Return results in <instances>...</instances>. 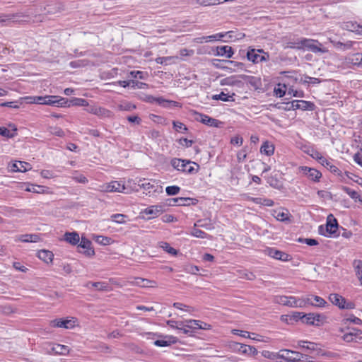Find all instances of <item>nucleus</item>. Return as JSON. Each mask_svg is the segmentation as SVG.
I'll list each match as a JSON object with an SVG mask.
<instances>
[{
	"mask_svg": "<svg viewBox=\"0 0 362 362\" xmlns=\"http://www.w3.org/2000/svg\"><path fill=\"white\" fill-rule=\"evenodd\" d=\"M42 8H28L25 12H17L15 13L0 14V26L10 25L13 23L28 22L30 20L33 21H42Z\"/></svg>",
	"mask_w": 362,
	"mask_h": 362,
	"instance_id": "1",
	"label": "nucleus"
},
{
	"mask_svg": "<svg viewBox=\"0 0 362 362\" xmlns=\"http://www.w3.org/2000/svg\"><path fill=\"white\" fill-rule=\"evenodd\" d=\"M170 165L177 170L187 174H195L199 168V165L194 162L177 158L170 160Z\"/></svg>",
	"mask_w": 362,
	"mask_h": 362,
	"instance_id": "2",
	"label": "nucleus"
},
{
	"mask_svg": "<svg viewBox=\"0 0 362 362\" xmlns=\"http://www.w3.org/2000/svg\"><path fill=\"white\" fill-rule=\"evenodd\" d=\"M338 223L337 219L332 214H329L327 218L325 226H319L318 232L320 235L325 237H337L338 236Z\"/></svg>",
	"mask_w": 362,
	"mask_h": 362,
	"instance_id": "3",
	"label": "nucleus"
},
{
	"mask_svg": "<svg viewBox=\"0 0 362 362\" xmlns=\"http://www.w3.org/2000/svg\"><path fill=\"white\" fill-rule=\"evenodd\" d=\"M274 302L284 306L290 308H303L305 301L303 298H298L295 296H276L274 298Z\"/></svg>",
	"mask_w": 362,
	"mask_h": 362,
	"instance_id": "4",
	"label": "nucleus"
},
{
	"mask_svg": "<svg viewBox=\"0 0 362 362\" xmlns=\"http://www.w3.org/2000/svg\"><path fill=\"white\" fill-rule=\"evenodd\" d=\"M247 58L254 64L262 62H267L269 59V53L264 52L262 49H254L250 47L247 52Z\"/></svg>",
	"mask_w": 362,
	"mask_h": 362,
	"instance_id": "5",
	"label": "nucleus"
},
{
	"mask_svg": "<svg viewBox=\"0 0 362 362\" xmlns=\"http://www.w3.org/2000/svg\"><path fill=\"white\" fill-rule=\"evenodd\" d=\"M230 347L233 351L247 356H255L258 354L255 346L238 342H232Z\"/></svg>",
	"mask_w": 362,
	"mask_h": 362,
	"instance_id": "6",
	"label": "nucleus"
},
{
	"mask_svg": "<svg viewBox=\"0 0 362 362\" xmlns=\"http://www.w3.org/2000/svg\"><path fill=\"white\" fill-rule=\"evenodd\" d=\"M329 301L340 309L351 310L355 308V303L346 301L344 297L337 293H331L329 296Z\"/></svg>",
	"mask_w": 362,
	"mask_h": 362,
	"instance_id": "7",
	"label": "nucleus"
},
{
	"mask_svg": "<svg viewBox=\"0 0 362 362\" xmlns=\"http://www.w3.org/2000/svg\"><path fill=\"white\" fill-rule=\"evenodd\" d=\"M298 173L302 174L310 180L318 182L322 177V173L315 168L308 166H300L298 168Z\"/></svg>",
	"mask_w": 362,
	"mask_h": 362,
	"instance_id": "8",
	"label": "nucleus"
},
{
	"mask_svg": "<svg viewBox=\"0 0 362 362\" xmlns=\"http://www.w3.org/2000/svg\"><path fill=\"white\" fill-rule=\"evenodd\" d=\"M303 49L306 48L314 53H325L327 52V49L323 48L322 44L317 40L303 38Z\"/></svg>",
	"mask_w": 362,
	"mask_h": 362,
	"instance_id": "9",
	"label": "nucleus"
},
{
	"mask_svg": "<svg viewBox=\"0 0 362 362\" xmlns=\"http://www.w3.org/2000/svg\"><path fill=\"white\" fill-rule=\"evenodd\" d=\"M264 254L274 259L288 262L291 259L290 255L284 252L279 250L274 247H266L264 250Z\"/></svg>",
	"mask_w": 362,
	"mask_h": 362,
	"instance_id": "10",
	"label": "nucleus"
},
{
	"mask_svg": "<svg viewBox=\"0 0 362 362\" xmlns=\"http://www.w3.org/2000/svg\"><path fill=\"white\" fill-rule=\"evenodd\" d=\"M325 320V317L320 314L308 313L303 315V322L315 326H320Z\"/></svg>",
	"mask_w": 362,
	"mask_h": 362,
	"instance_id": "11",
	"label": "nucleus"
},
{
	"mask_svg": "<svg viewBox=\"0 0 362 362\" xmlns=\"http://www.w3.org/2000/svg\"><path fill=\"white\" fill-rule=\"evenodd\" d=\"M320 164L324 167L327 168L331 173H334L336 175L344 179V175H345L347 177L351 178L349 176V173L348 172L343 173L341 170H339L337 166H335L332 163V160L331 158H324L321 161Z\"/></svg>",
	"mask_w": 362,
	"mask_h": 362,
	"instance_id": "12",
	"label": "nucleus"
},
{
	"mask_svg": "<svg viewBox=\"0 0 362 362\" xmlns=\"http://www.w3.org/2000/svg\"><path fill=\"white\" fill-rule=\"evenodd\" d=\"M233 31H229L226 33H219L212 35L206 36V42L211 41H220L228 42L229 40H233L238 39V37L233 35Z\"/></svg>",
	"mask_w": 362,
	"mask_h": 362,
	"instance_id": "13",
	"label": "nucleus"
},
{
	"mask_svg": "<svg viewBox=\"0 0 362 362\" xmlns=\"http://www.w3.org/2000/svg\"><path fill=\"white\" fill-rule=\"evenodd\" d=\"M102 191L106 192H124L126 189L124 184L120 181H112L102 187Z\"/></svg>",
	"mask_w": 362,
	"mask_h": 362,
	"instance_id": "14",
	"label": "nucleus"
},
{
	"mask_svg": "<svg viewBox=\"0 0 362 362\" xmlns=\"http://www.w3.org/2000/svg\"><path fill=\"white\" fill-rule=\"evenodd\" d=\"M49 325L52 327H60L64 329H72L76 326V320L74 317L71 319H55L51 320Z\"/></svg>",
	"mask_w": 362,
	"mask_h": 362,
	"instance_id": "15",
	"label": "nucleus"
},
{
	"mask_svg": "<svg viewBox=\"0 0 362 362\" xmlns=\"http://www.w3.org/2000/svg\"><path fill=\"white\" fill-rule=\"evenodd\" d=\"M196 119L209 127H220L223 124L222 122L202 113L197 114Z\"/></svg>",
	"mask_w": 362,
	"mask_h": 362,
	"instance_id": "16",
	"label": "nucleus"
},
{
	"mask_svg": "<svg viewBox=\"0 0 362 362\" xmlns=\"http://www.w3.org/2000/svg\"><path fill=\"white\" fill-rule=\"evenodd\" d=\"M69 103L66 98L58 95H46L45 105L57 107H66Z\"/></svg>",
	"mask_w": 362,
	"mask_h": 362,
	"instance_id": "17",
	"label": "nucleus"
},
{
	"mask_svg": "<svg viewBox=\"0 0 362 362\" xmlns=\"http://www.w3.org/2000/svg\"><path fill=\"white\" fill-rule=\"evenodd\" d=\"M293 110H313L315 104L310 101L295 100L291 102Z\"/></svg>",
	"mask_w": 362,
	"mask_h": 362,
	"instance_id": "18",
	"label": "nucleus"
},
{
	"mask_svg": "<svg viewBox=\"0 0 362 362\" xmlns=\"http://www.w3.org/2000/svg\"><path fill=\"white\" fill-rule=\"evenodd\" d=\"M92 243L87 238L82 237L78 248L80 252H83L87 256H92L95 254L91 247Z\"/></svg>",
	"mask_w": 362,
	"mask_h": 362,
	"instance_id": "19",
	"label": "nucleus"
},
{
	"mask_svg": "<svg viewBox=\"0 0 362 362\" xmlns=\"http://www.w3.org/2000/svg\"><path fill=\"white\" fill-rule=\"evenodd\" d=\"M164 211L163 205H153L150 206L142 211V213L148 215L149 218L158 217Z\"/></svg>",
	"mask_w": 362,
	"mask_h": 362,
	"instance_id": "20",
	"label": "nucleus"
},
{
	"mask_svg": "<svg viewBox=\"0 0 362 362\" xmlns=\"http://www.w3.org/2000/svg\"><path fill=\"white\" fill-rule=\"evenodd\" d=\"M303 299L305 301V306L311 305L316 307H325L327 304V302L322 298L317 296L310 295Z\"/></svg>",
	"mask_w": 362,
	"mask_h": 362,
	"instance_id": "21",
	"label": "nucleus"
},
{
	"mask_svg": "<svg viewBox=\"0 0 362 362\" xmlns=\"http://www.w3.org/2000/svg\"><path fill=\"white\" fill-rule=\"evenodd\" d=\"M177 341L178 339L176 337L173 335H167L165 336L162 339L156 340L153 344L156 346L165 347L176 344Z\"/></svg>",
	"mask_w": 362,
	"mask_h": 362,
	"instance_id": "22",
	"label": "nucleus"
},
{
	"mask_svg": "<svg viewBox=\"0 0 362 362\" xmlns=\"http://www.w3.org/2000/svg\"><path fill=\"white\" fill-rule=\"evenodd\" d=\"M234 54L233 49L228 45L217 46L216 47V56L225 57L226 58H231Z\"/></svg>",
	"mask_w": 362,
	"mask_h": 362,
	"instance_id": "23",
	"label": "nucleus"
},
{
	"mask_svg": "<svg viewBox=\"0 0 362 362\" xmlns=\"http://www.w3.org/2000/svg\"><path fill=\"white\" fill-rule=\"evenodd\" d=\"M40 240L38 234H23L15 237L16 242L22 243H37Z\"/></svg>",
	"mask_w": 362,
	"mask_h": 362,
	"instance_id": "24",
	"label": "nucleus"
},
{
	"mask_svg": "<svg viewBox=\"0 0 362 362\" xmlns=\"http://www.w3.org/2000/svg\"><path fill=\"white\" fill-rule=\"evenodd\" d=\"M293 354H295L294 351L289 349H282L279 351V357L287 362H302L303 361L299 358L295 359Z\"/></svg>",
	"mask_w": 362,
	"mask_h": 362,
	"instance_id": "25",
	"label": "nucleus"
},
{
	"mask_svg": "<svg viewBox=\"0 0 362 362\" xmlns=\"http://www.w3.org/2000/svg\"><path fill=\"white\" fill-rule=\"evenodd\" d=\"M28 187L25 189L26 192L37 193V194H47L49 189L42 185H33L28 183Z\"/></svg>",
	"mask_w": 362,
	"mask_h": 362,
	"instance_id": "26",
	"label": "nucleus"
},
{
	"mask_svg": "<svg viewBox=\"0 0 362 362\" xmlns=\"http://www.w3.org/2000/svg\"><path fill=\"white\" fill-rule=\"evenodd\" d=\"M273 216L278 221H286L289 220V212L284 209H276L272 211Z\"/></svg>",
	"mask_w": 362,
	"mask_h": 362,
	"instance_id": "27",
	"label": "nucleus"
},
{
	"mask_svg": "<svg viewBox=\"0 0 362 362\" xmlns=\"http://www.w3.org/2000/svg\"><path fill=\"white\" fill-rule=\"evenodd\" d=\"M192 199L189 197H177L169 199L170 206H189Z\"/></svg>",
	"mask_w": 362,
	"mask_h": 362,
	"instance_id": "28",
	"label": "nucleus"
},
{
	"mask_svg": "<svg viewBox=\"0 0 362 362\" xmlns=\"http://www.w3.org/2000/svg\"><path fill=\"white\" fill-rule=\"evenodd\" d=\"M30 169V164L23 161H18L11 166V170L13 172H25Z\"/></svg>",
	"mask_w": 362,
	"mask_h": 362,
	"instance_id": "29",
	"label": "nucleus"
},
{
	"mask_svg": "<svg viewBox=\"0 0 362 362\" xmlns=\"http://www.w3.org/2000/svg\"><path fill=\"white\" fill-rule=\"evenodd\" d=\"M330 42L333 45V46L340 50H346L352 47L353 42L352 41H346V42H342L340 41H337L335 40L329 39Z\"/></svg>",
	"mask_w": 362,
	"mask_h": 362,
	"instance_id": "30",
	"label": "nucleus"
},
{
	"mask_svg": "<svg viewBox=\"0 0 362 362\" xmlns=\"http://www.w3.org/2000/svg\"><path fill=\"white\" fill-rule=\"evenodd\" d=\"M1 211L5 216H18L23 211L21 209H17L11 206H0Z\"/></svg>",
	"mask_w": 362,
	"mask_h": 362,
	"instance_id": "31",
	"label": "nucleus"
},
{
	"mask_svg": "<svg viewBox=\"0 0 362 362\" xmlns=\"http://www.w3.org/2000/svg\"><path fill=\"white\" fill-rule=\"evenodd\" d=\"M260 152L268 156H272L274 152V146L271 142L266 141L262 144Z\"/></svg>",
	"mask_w": 362,
	"mask_h": 362,
	"instance_id": "32",
	"label": "nucleus"
},
{
	"mask_svg": "<svg viewBox=\"0 0 362 362\" xmlns=\"http://www.w3.org/2000/svg\"><path fill=\"white\" fill-rule=\"evenodd\" d=\"M96 116H98L100 119H107L113 117L114 114L110 110L98 105L97 108Z\"/></svg>",
	"mask_w": 362,
	"mask_h": 362,
	"instance_id": "33",
	"label": "nucleus"
},
{
	"mask_svg": "<svg viewBox=\"0 0 362 362\" xmlns=\"http://www.w3.org/2000/svg\"><path fill=\"white\" fill-rule=\"evenodd\" d=\"M249 200L257 204H260L267 206H272L274 202L272 199L262 197H250Z\"/></svg>",
	"mask_w": 362,
	"mask_h": 362,
	"instance_id": "34",
	"label": "nucleus"
},
{
	"mask_svg": "<svg viewBox=\"0 0 362 362\" xmlns=\"http://www.w3.org/2000/svg\"><path fill=\"white\" fill-rule=\"evenodd\" d=\"M64 240L71 245H76L79 243L80 238L76 232H67L64 234Z\"/></svg>",
	"mask_w": 362,
	"mask_h": 362,
	"instance_id": "35",
	"label": "nucleus"
},
{
	"mask_svg": "<svg viewBox=\"0 0 362 362\" xmlns=\"http://www.w3.org/2000/svg\"><path fill=\"white\" fill-rule=\"evenodd\" d=\"M235 96V93H232L229 95L228 93H225L224 92H221L219 94L214 95L212 96L213 100H222V101H234V97Z\"/></svg>",
	"mask_w": 362,
	"mask_h": 362,
	"instance_id": "36",
	"label": "nucleus"
},
{
	"mask_svg": "<svg viewBox=\"0 0 362 362\" xmlns=\"http://www.w3.org/2000/svg\"><path fill=\"white\" fill-rule=\"evenodd\" d=\"M155 103H157L164 107H167L170 105L175 107H180V103L178 102L166 100L162 97L156 98Z\"/></svg>",
	"mask_w": 362,
	"mask_h": 362,
	"instance_id": "37",
	"label": "nucleus"
},
{
	"mask_svg": "<svg viewBox=\"0 0 362 362\" xmlns=\"http://www.w3.org/2000/svg\"><path fill=\"white\" fill-rule=\"evenodd\" d=\"M38 257L46 263L51 262L53 259L54 255L48 250H40L38 252Z\"/></svg>",
	"mask_w": 362,
	"mask_h": 362,
	"instance_id": "38",
	"label": "nucleus"
},
{
	"mask_svg": "<svg viewBox=\"0 0 362 362\" xmlns=\"http://www.w3.org/2000/svg\"><path fill=\"white\" fill-rule=\"evenodd\" d=\"M52 351L56 354L66 355L69 352V349L67 346L57 344L52 346Z\"/></svg>",
	"mask_w": 362,
	"mask_h": 362,
	"instance_id": "39",
	"label": "nucleus"
},
{
	"mask_svg": "<svg viewBox=\"0 0 362 362\" xmlns=\"http://www.w3.org/2000/svg\"><path fill=\"white\" fill-rule=\"evenodd\" d=\"M350 63L358 68H362V53L352 54L349 59Z\"/></svg>",
	"mask_w": 362,
	"mask_h": 362,
	"instance_id": "40",
	"label": "nucleus"
},
{
	"mask_svg": "<svg viewBox=\"0 0 362 362\" xmlns=\"http://www.w3.org/2000/svg\"><path fill=\"white\" fill-rule=\"evenodd\" d=\"M286 47L291 48V49H303V38L288 42L286 43Z\"/></svg>",
	"mask_w": 362,
	"mask_h": 362,
	"instance_id": "41",
	"label": "nucleus"
},
{
	"mask_svg": "<svg viewBox=\"0 0 362 362\" xmlns=\"http://www.w3.org/2000/svg\"><path fill=\"white\" fill-rule=\"evenodd\" d=\"M70 103H67L66 106L69 107L71 105L73 106H83L86 107V105H88V102L83 99V98H74L71 99L69 102Z\"/></svg>",
	"mask_w": 362,
	"mask_h": 362,
	"instance_id": "42",
	"label": "nucleus"
},
{
	"mask_svg": "<svg viewBox=\"0 0 362 362\" xmlns=\"http://www.w3.org/2000/svg\"><path fill=\"white\" fill-rule=\"evenodd\" d=\"M298 346L299 347L312 351L316 350L317 346V345L315 343L303 340L298 341Z\"/></svg>",
	"mask_w": 362,
	"mask_h": 362,
	"instance_id": "43",
	"label": "nucleus"
},
{
	"mask_svg": "<svg viewBox=\"0 0 362 362\" xmlns=\"http://www.w3.org/2000/svg\"><path fill=\"white\" fill-rule=\"evenodd\" d=\"M180 327H178V330L183 332L185 334L193 337L194 336V331L187 327H186V320L185 321H180L179 322Z\"/></svg>",
	"mask_w": 362,
	"mask_h": 362,
	"instance_id": "44",
	"label": "nucleus"
},
{
	"mask_svg": "<svg viewBox=\"0 0 362 362\" xmlns=\"http://www.w3.org/2000/svg\"><path fill=\"white\" fill-rule=\"evenodd\" d=\"M194 227H200V228H205L206 230H211L214 228L213 223L210 221H207V220L197 221L194 223Z\"/></svg>",
	"mask_w": 362,
	"mask_h": 362,
	"instance_id": "45",
	"label": "nucleus"
},
{
	"mask_svg": "<svg viewBox=\"0 0 362 362\" xmlns=\"http://www.w3.org/2000/svg\"><path fill=\"white\" fill-rule=\"evenodd\" d=\"M286 86L281 83H278L277 86L274 88V93L279 98L284 97L286 94Z\"/></svg>",
	"mask_w": 362,
	"mask_h": 362,
	"instance_id": "46",
	"label": "nucleus"
},
{
	"mask_svg": "<svg viewBox=\"0 0 362 362\" xmlns=\"http://www.w3.org/2000/svg\"><path fill=\"white\" fill-rule=\"evenodd\" d=\"M354 265L356 269L357 277L358 278L361 285L362 286V261L356 260L354 262Z\"/></svg>",
	"mask_w": 362,
	"mask_h": 362,
	"instance_id": "47",
	"label": "nucleus"
},
{
	"mask_svg": "<svg viewBox=\"0 0 362 362\" xmlns=\"http://www.w3.org/2000/svg\"><path fill=\"white\" fill-rule=\"evenodd\" d=\"M342 190L346 193L351 199H358L360 202H362L361 199H359V195L358 192L348 187H343Z\"/></svg>",
	"mask_w": 362,
	"mask_h": 362,
	"instance_id": "48",
	"label": "nucleus"
},
{
	"mask_svg": "<svg viewBox=\"0 0 362 362\" xmlns=\"http://www.w3.org/2000/svg\"><path fill=\"white\" fill-rule=\"evenodd\" d=\"M160 246L163 250L172 255H176L177 254V250L172 247L170 244L166 242H161Z\"/></svg>",
	"mask_w": 362,
	"mask_h": 362,
	"instance_id": "49",
	"label": "nucleus"
},
{
	"mask_svg": "<svg viewBox=\"0 0 362 362\" xmlns=\"http://www.w3.org/2000/svg\"><path fill=\"white\" fill-rule=\"evenodd\" d=\"M361 334V331L360 329H356V333H346L343 336V339L346 342L353 341L357 336H359Z\"/></svg>",
	"mask_w": 362,
	"mask_h": 362,
	"instance_id": "50",
	"label": "nucleus"
},
{
	"mask_svg": "<svg viewBox=\"0 0 362 362\" xmlns=\"http://www.w3.org/2000/svg\"><path fill=\"white\" fill-rule=\"evenodd\" d=\"M348 322H352L355 325H360L362 323V320L354 315H351L343 319V323L344 325L348 324Z\"/></svg>",
	"mask_w": 362,
	"mask_h": 362,
	"instance_id": "51",
	"label": "nucleus"
},
{
	"mask_svg": "<svg viewBox=\"0 0 362 362\" xmlns=\"http://www.w3.org/2000/svg\"><path fill=\"white\" fill-rule=\"evenodd\" d=\"M91 284L98 291H107L108 284L105 282H89L88 286Z\"/></svg>",
	"mask_w": 362,
	"mask_h": 362,
	"instance_id": "52",
	"label": "nucleus"
},
{
	"mask_svg": "<svg viewBox=\"0 0 362 362\" xmlns=\"http://www.w3.org/2000/svg\"><path fill=\"white\" fill-rule=\"evenodd\" d=\"M130 76L135 78H139L145 80L148 78V74L147 72H144L141 71H132L130 72Z\"/></svg>",
	"mask_w": 362,
	"mask_h": 362,
	"instance_id": "53",
	"label": "nucleus"
},
{
	"mask_svg": "<svg viewBox=\"0 0 362 362\" xmlns=\"http://www.w3.org/2000/svg\"><path fill=\"white\" fill-rule=\"evenodd\" d=\"M95 241L103 245H108L112 243V240L110 238L103 236V235H98L95 238Z\"/></svg>",
	"mask_w": 362,
	"mask_h": 362,
	"instance_id": "54",
	"label": "nucleus"
},
{
	"mask_svg": "<svg viewBox=\"0 0 362 362\" xmlns=\"http://www.w3.org/2000/svg\"><path fill=\"white\" fill-rule=\"evenodd\" d=\"M191 235L199 238H206L208 235L203 230L194 227L190 233Z\"/></svg>",
	"mask_w": 362,
	"mask_h": 362,
	"instance_id": "55",
	"label": "nucleus"
},
{
	"mask_svg": "<svg viewBox=\"0 0 362 362\" xmlns=\"http://www.w3.org/2000/svg\"><path fill=\"white\" fill-rule=\"evenodd\" d=\"M346 28L352 32L362 34V25L357 24L356 23H349L346 25Z\"/></svg>",
	"mask_w": 362,
	"mask_h": 362,
	"instance_id": "56",
	"label": "nucleus"
},
{
	"mask_svg": "<svg viewBox=\"0 0 362 362\" xmlns=\"http://www.w3.org/2000/svg\"><path fill=\"white\" fill-rule=\"evenodd\" d=\"M173 125L174 129L177 132H186L187 131V127L180 122L173 121Z\"/></svg>",
	"mask_w": 362,
	"mask_h": 362,
	"instance_id": "57",
	"label": "nucleus"
},
{
	"mask_svg": "<svg viewBox=\"0 0 362 362\" xmlns=\"http://www.w3.org/2000/svg\"><path fill=\"white\" fill-rule=\"evenodd\" d=\"M71 178L75 180L76 182L81 183V184H86L88 182V179L82 174L75 173L72 176Z\"/></svg>",
	"mask_w": 362,
	"mask_h": 362,
	"instance_id": "58",
	"label": "nucleus"
},
{
	"mask_svg": "<svg viewBox=\"0 0 362 362\" xmlns=\"http://www.w3.org/2000/svg\"><path fill=\"white\" fill-rule=\"evenodd\" d=\"M16 129H13V132H11L9 129L6 127H0V135L7 137V138H13L15 136Z\"/></svg>",
	"mask_w": 362,
	"mask_h": 362,
	"instance_id": "59",
	"label": "nucleus"
},
{
	"mask_svg": "<svg viewBox=\"0 0 362 362\" xmlns=\"http://www.w3.org/2000/svg\"><path fill=\"white\" fill-rule=\"evenodd\" d=\"M180 191V187L176 185L168 186L165 188V192L168 195L173 196L177 194Z\"/></svg>",
	"mask_w": 362,
	"mask_h": 362,
	"instance_id": "60",
	"label": "nucleus"
},
{
	"mask_svg": "<svg viewBox=\"0 0 362 362\" xmlns=\"http://www.w3.org/2000/svg\"><path fill=\"white\" fill-rule=\"evenodd\" d=\"M126 216L121 214H115L111 216V219L117 223H125Z\"/></svg>",
	"mask_w": 362,
	"mask_h": 362,
	"instance_id": "61",
	"label": "nucleus"
},
{
	"mask_svg": "<svg viewBox=\"0 0 362 362\" xmlns=\"http://www.w3.org/2000/svg\"><path fill=\"white\" fill-rule=\"evenodd\" d=\"M119 110L122 111H132L136 109V105H133L130 103H125L124 104H121L118 106Z\"/></svg>",
	"mask_w": 362,
	"mask_h": 362,
	"instance_id": "62",
	"label": "nucleus"
},
{
	"mask_svg": "<svg viewBox=\"0 0 362 362\" xmlns=\"http://www.w3.org/2000/svg\"><path fill=\"white\" fill-rule=\"evenodd\" d=\"M88 64V61L86 60H76V61H73V62H71L69 63V65L72 68H78V67H82V66H85Z\"/></svg>",
	"mask_w": 362,
	"mask_h": 362,
	"instance_id": "63",
	"label": "nucleus"
},
{
	"mask_svg": "<svg viewBox=\"0 0 362 362\" xmlns=\"http://www.w3.org/2000/svg\"><path fill=\"white\" fill-rule=\"evenodd\" d=\"M231 332L233 334L239 335L244 338H247V339L251 338V333H250L249 332H247V331L234 329H232Z\"/></svg>",
	"mask_w": 362,
	"mask_h": 362,
	"instance_id": "64",
	"label": "nucleus"
}]
</instances>
